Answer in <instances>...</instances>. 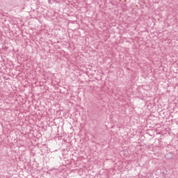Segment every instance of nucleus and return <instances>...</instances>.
Returning a JSON list of instances; mask_svg holds the SVG:
<instances>
[{
  "mask_svg": "<svg viewBox=\"0 0 178 178\" xmlns=\"http://www.w3.org/2000/svg\"><path fill=\"white\" fill-rule=\"evenodd\" d=\"M165 158L166 159H172L173 158V153L172 152H168L165 154Z\"/></svg>",
  "mask_w": 178,
  "mask_h": 178,
  "instance_id": "f257e3e1",
  "label": "nucleus"
}]
</instances>
